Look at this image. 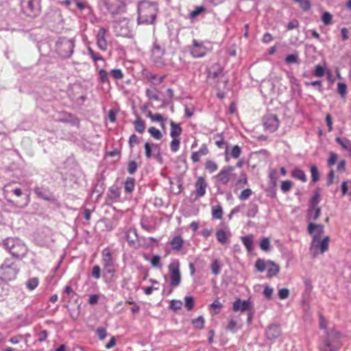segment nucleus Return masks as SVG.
I'll use <instances>...</instances> for the list:
<instances>
[{
  "label": "nucleus",
  "instance_id": "obj_55",
  "mask_svg": "<svg viewBox=\"0 0 351 351\" xmlns=\"http://www.w3.org/2000/svg\"><path fill=\"white\" fill-rule=\"evenodd\" d=\"M210 308L215 311V313H219L220 310L223 307V304L219 301L218 299L215 300L211 304Z\"/></svg>",
  "mask_w": 351,
  "mask_h": 351
},
{
  "label": "nucleus",
  "instance_id": "obj_7",
  "mask_svg": "<svg viewBox=\"0 0 351 351\" xmlns=\"http://www.w3.org/2000/svg\"><path fill=\"white\" fill-rule=\"evenodd\" d=\"M263 125L265 130L274 132L278 128L280 121L276 114H269L263 117Z\"/></svg>",
  "mask_w": 351,
  "mask_h": 351
},
{
  "label": "nucleus",
  "instance_id": "obj_3",
  "mask_svg": "<svg viewBox=\"0 0 351 351\" xmlns=\"http://www.w3.org/2000/svg\"><path fill=\"white\" fill-rule=\"evenodd\" d=\"M19 269L10 260H5L0 267V275L4 280L10 281L16 278Z\"/></svg>",
  "mask_w": 351,
  "mask_h": 351
},
{
  "label": "nucleus",
  "instance_id": "obj_44",
  "mask_svg": "<svg viewBox=\"0 0 351 351\" xmlns=\"http://www.w3.org/2000/svg\"><path fill=\"white\" fill-rule=\"evenodd\" d=\"M158 145L156 144H152V145L149 143H145V156L147 158H150L152 157V149H156Z\"/></svg>",
  "mask_w": 351,
  "mask_h": 351
},
{
  "label": "nucleus",
  "instance_id": "obj_20",
  "mask_svg": "<svg viewBox=\"0 0 351 351\" xmlns=\"http://www.w3.org/2000/svg\"><path fill=\"white\" fill-rule=\"evenodd\" d=\"M291 177L300 180L302 182H306L307 181V177L305 174V172L298 167L294 168L291 171Z\"/></svg>",
  "mask_w": 351,
  "mask_h": 351
},
{
  "label": "nucleus",
  "instance_id": "obj_52",
  "mask_svg": "<svg viewBox=\"0 0 351 351\" xmlns=\"http://www.w3.org/2000/svg\"><path fill=\"white\" fill-rule=\"evenodd\" d=\"M260 247L263 251H268L270 247V240L269 238H264L260 241Z\"/></svg>",
  "mask_w": 351,
  "mask_h": 351
},
{
  "label": "nucleus",
  "instance_id": "obj_37",
  "mask_svg": "<svg viewBox=\"0 0 351 351\" xmlns=\"http://www.w3.org/2000/svg\"><path fill=\"white\" fill-rule=\"evenodd\" d=\"M88 55L91 57V58L93 59V60L95 62V67L97 68V64L96 63V62L97 60H101L103 62H105V60L103 58V57L99 54V53H96L91 48H88Z\"/></svg>",
  "mask_w": 351,
  "mask_h": 351
},
{
  "label": "nucleus",
  "instance_id": "obj_50",
  "mask_svg": "<svg viewBox=\"0 0 351 351\" xmlns=\"http://www.w3.org/2000/svg\"><path fill=\"white\" fill-rule=\"evenodd\" d=\"M138 165L134 160H130L128 162L127 169L130 174H134L136 171Z\"/></svg>",
  "mask_w": 351,
  "mask_h": 351
},
{
  "label": "nucleus",
  "instance_id": "obj_14",
  "mask_svg": "<svg viewBox=\"0 0 351 351\" xmlns=\"http://www.w3.org/2000/svg\"><path fill=\"white\" fill-rule=\"evenodd\" d=\"M223 72V67L218 63H214L208 69V78L216 80L219 77Z\"/></svg>",
  "mask_w": 351,
  "mask_h": 351
},
{
  "label": "nucleus",
  "instance_id": "obj_2",
  "mask_svg": "<svg viewBox=\"0 0 351 351\" xmlns=\"http://www.w3.org/2000/svg\"><path fill=\"white\" fill-rule=\"evenodd\" d=\"M5 245L12 256L16 258H22L27 252L25 244L19 239L8 238L5 241Z\"/></svg>",
  "mask_w": 351,
  "mask_h": 351
},
{
  "label": "nucleus",
  "instance_id": "obj_38",
  "mask_svg": "<svg viewBox=\"0 0 351 351\" xmlns=\"http://www.w3.org/2000/svg\"><path fill=\"white\" fill-rule=\"evenodd\" d=\"M312 182L315 183L319 180V172L315 165H311L310 167Z\"/></svg>",
  "mask_w": 351,
  "mask_h": 351
},
{
  "label": "nucleus",
  "instance_id": "obj_32",
  "mask_svg": "<svg viewBox=\"0 0 351 351\" xmlns=\"http://www.w3.org/2000/svg\"><path fill=\"white\" fill-rule=\"evenodd\" d=\"M205 169L210 173H213L217 170L218 165L215 161L212 160H207L205 162Z\"/></svg>",
  "mask_w": 351,
  "mask_h": 351
},
{
  "label": "nucleus",
  "instance_id": "obj_40",
  "mask_svg": "<svg viewBox=\"0 0 351 351\" xmlns=\"http://www.w3.org/2000/svg\"><path fill=\"white\" fill-rule=\"evenodd\" d=\"M294 1L299 3V5L304 11H308L311 7V4L309 0H293Z\"/></svg>",
  "mask_w": 351,
  "mask_h": 351
},
{
  "label": "nucleus",
  "instance_id": "obj_17",
  "mask_svg": "<svg viewBox=\"0 0 351 351\" xmlns=\"http://www.w3.org/2000/svg\"><path fill=\"white\" fill-rule=\"evenodd\" d=\"M281 334L280 326L274 324L270 325L266 330V336L269 339H274L278 337Z\"/></svg>",
  "mask_w": 351,
  "mask_h": 351
},
{
  "label": "nucleus",
  "instance_id": "obj_48",
  "mask_svg": "<svg viewBox=\"0 0 351 351\" xmlns=\"http://www.w3.org/2000/svg\"><path fill=\"white\" fill-rule=\"evenodd\" d=\"M173 138V140L171 141V142L170 143L171 150L173 152H177L180 147V141L178 138Z\"/></svg>",
  "mask_w": 351,
  "mask_h": 351
},
{
  "label": "nucleus",
  "instance_id": "obj_5",
  "mask_svg": "<svg viewBox=\"0 0 351 351\" xmlns=\"http://www.w3.org/2000/svg\"><path fill=\"white\" fill-rule=\"evenodd\" d=\"M127 0H101L107 10L112 15L124 12Z\"/></svg>",
  "mask_w": 351,
  "mask_h": 351
},
{
  "label": "nucleus",
  "instance_id": "obj_4",
  "mask_svg": "<svg viewBox=\"0 0 351 351\" xmlns=\"http://www.w3.org/2000/svg\"><path fill=\"white\" fill-rule=\"evenodd\" d=\"M170 285L172 287H178L181 282L180 263L178 260L174 259L168 265Z\"/></svg>",
  "mask_w": 351,
  "mask_h": 351
},
{
  "label": "nucleus",
  "instance_id": "obj_41",
  "mask_svg": "<svg viewBox=\"0 0 351 351\" xmlns=\"http://www.w3.org/2000/svg\"><path fill=\"white\" fill-rule=\"evenodd\" d=\"M252 195V191L250 189H245L243 190L239 195V199L241 201L247 199Z\"/></svg>",
  "mask_w": 351,
  "mask_h": 351
},
{
  "label": "nucleus",
  "instance_id": "obj_43",
  "mask_svg": "<svg viewBox=\"0 0 351 351\" xmlns=\"http://www.w3.org/2000/svg\"><path fill=\"white\" fill-rule=\"evenodd\" d=\"M338 155L335 152H330V156L327 160V165L328 167H332L337 161Z\"/></svg>",
  "mask_w": 351,
  "mask_h": 351
},
{
  "label": "nucleus",
  "instance_id": "obj_63",
  "mask_svg": "<svg viewBox=\"0 0 351 351\" xmlns=\"http://www.w3.org/2000/svg\"><path fill=\"white\" fill-rule=\"evenodd\" d=\"M129 145L131 149H132L135 144H138L139 143V140L138 136L133 134L129 138Z\"/></svg>",
  "mask_w": 351,
  "mask_h": 351
},
{
  "label": "nucleus",
  "instance_id": "obj_19",
  "mask_svg": "<svg viewBox=\"0 0 351 351\" xmlns=\"http://www.w3.org/2000/svg\"><path fill=\"white\" fill-rule=\"evenodd\" d=\"M333 337L328 332H326V339L320 347V351H335L332 346Z\"/></svg>",
  "mask_w": 351,
  "mask_h": 351
},
{
  "label": "nucleus",
  "instance_id": "obj_58",
  "mask_svg": "<svg viewBox=\"0 0 351 351\" xmlns=\"http://www.w3.org/2000/svg\"><path fill=\"white\" fill-rule=\"evenodd\" d=\"M182 303L180 300H172L170 303V308L174 311H176L178 309H180L182 307Z\"/></svg>",
  "mask_w": 351,
  "mask_h": 351
},
{
  "label": "nucleus",
  "instance_id": "obj_13",
  "mask_svg": "<svg viewBox=\"0 0 351 351\" xmlns=\"http://www.w3.org/2000/svg\"><path fill=\"white\" fill-rule=\"evenodd\" d=\"M102 261L105 268L108 269V272H112V258L110 250L108 248H105L102 251Z\"/></svg>",
  "mask_w": 351,
  "mask_h": 351
},
{
  "label": "nucleus",
  "instance_id": "obj_53",
  "mask_svg": "<svg viewBox=\"0 0 351 351\" xmlns=\"http://www.w3.org/2000/svg\"><path fill=\"white\" fill-rule=\"evenodd\" d=\"M150 263L154 267H162V264L160 263V257L158 255H154L150 260Z\"/></svg>",
  "mask_w": 351,
  "mask_h": 351
},
{
  "label": "nucleus",
  "instance_id": "obj_33",
  "mask_svg": "<svg viewBox=\"0 0 351 351\" xmlns=\"http://www.w3.org/2000/svg\"><path fill=\"white\" fill-rule=\"evenodd\" d=\"M321 214V209L319 207L310 208L308 211L309 219L316 220Z\"/></svg>",
  "mask_w": 351,
  "mask_h": 351
},
{
  "label": "nucleus",
  "instance_id": "obj_31",
  "mask_svg": "<svg viewBox=\"0 0 351 351\" xmlns=\"http://www.w3.org/2000/svg\"><path fill=\"white\" fill-rule=\"evenodd\" d=\"M97 69V67L96 68ZM99 82L102 84L109 83L108 74L104 69H97Z\"/></svg>",
  "mask_w": 351,
  "mask_h": 351
},
{
  "label": "nucleus",
  "instance_id": "obj_29",
  "mask_svg": "<svg viewBox=\"0 0 351 351\" xmlns=\"http://www.w3.org/2000/svg\"><path fill=\"white\" fill-rule=\"evenodd\" d=\"M216 238L220 243L224 244L227 242L228 234L223 230L219 229L216 232Z\"/></svg>",
  "mask_w": 351,
  "mask_h": 351
},
{
  "label": "nucleus",
  "instance_id": "obj_61",
  "mask_svg": "<svg viewBox=\"0 0 351 351\" xmlns=\"http://www.w3.org/2000/svg\"><path fill=\"white\" fill-rule=\"evenodd\" d=\"M205 11V8L203 6L197 7L194 10L190 13V16L193 19L195 18L197 15L200 14L202 12Z\"/></svg>",
  "mask_w": 351,
  "mask_h": 351
},
{
  "label": "nucleus",
  "instance_id": "obj_28",
  "mask_svg": "<svg viewBox=\"0 0 351 351\" xmlns=\"http://www.w3.org/2000/svg\"><path fill=\"white\" fill-rule=\"evenodd\" d=\"M210 270L213 275L217 276L220 273L221 265L218 259H215L210 264Z\"/></svg>",
  "mask_w": 351,
  "mask_h": 351
},
{
  "label": "nucleus",
  "instance_id": "obj_47",
  "mask_svg": "<svg viewBox=\"0 0 351 351\" xmlns=\"http://www.w3.org/2000/svg\"><path fill=\"white\" fill-rule=\"evenodd\" d=\"M215 138L216 139L215 145L219 148H223L226 145V143L225 142L223 135L221 134H217L215 136Z\"/></svg>",
  "mask_w": 351,
  "mask_h": 351
},
{
  "label": "nucleus",
  "instance_id": "obj_10",
  "mask_svg": "<svg viewBox=\"0 0 351 351\" xmlns=\"http://www.w3.org/2000/svg\"><path fill=\"white\" fill-rule=\"evenodd\" d=\"M234 169V167L228 166L221 170L216 176L217 182L221 184H227L230 180V173Z\"/></svg>",
  "mask_w": 351,
  "mask_h": 351
},
{
  "label": "nucleus",
  "instance_id": "obj_18",
  "mask_svg": "<svg viewBox=\"0 0 351 351\" xmlns=\"http://www.w3.org/2000/svg\"><path fill=\"white\" fill-rule=\"evenodd\" d=\"M250 308V302L247 300H241L240 299L236 300L232 306V310L234 311H245Z\"/></svg>",
  "mask_w": 351,
  "mask_h": 351
},
{
  "label": "nucleus",
  "instance_id": "obj_25",
  "mask_svg": "<svg viewBox=\"0 0 351 351\" xmlns=\"http://www.w3.org/2000/svg\"><path fill=\"white\" fill-rule=\"evenodd\" d=\"M253 236L252 234L242 237L241 241L247 250L250 252L253 249Z\"/></svg>",
  "mask_w": 351,
  "mask_h": 351
},
{
  "label": "nucleus",
  "instance_id": "obj_9",
  "mask_svg": "<svg viewBox=\"0 0 351 351\" xmlns=\"http://www.w3.org/2000/svg\"><path fill=\"white\" fill-rule=\"evenodd\" d=\"M190 52L194 58H202L206 54L207 49L202 43L193 40Z\"/></svg>",
  "mask_w": 351,
  "mask_h": 351
},
{
  "label": "nucleus",
  "instance_id": "obj_62",
  "mask_svg": "<svg viewBox=\"0 0 351 351\" xmlns=\"http://www.w3.org/2000/svg\"><path fill=\"white\" fill-rule=\"evenodd\" d=\"M273 293H274L273 288L269 287L268 285H266L265 287V289L263 291V294L267 299L270 300L271 298Z\"/></svg>",
  "mask_w": 351,
  "mask_h": 351
},
{
  "label": "nucleus",
  "instance_id": "obj_54",
  "mask_svg": "<svg viewBox=\"0 0 351 351\" xmlns=\"http://www.w3.org/2000/svg\"><path fill=\"white\" fill-rule=\"evenodd\" d=\"M336 141L342 147L343 149L348 150L350 146V142L348 139H341L339 137L336 138Z\"/></svg>",
  "mask_w": 351,
  "mask_h": 351
},
{
  "label": "nucleus",
  "instance_id": "obj_27",
  "mask_svg": "<svg viewBox=\"0 0 351 351\" xmlns=\"http://www.w3.org/2000/svg\"><path fill=\"white\" fill-rule=\"evenodd\" d=\"M39 285V279L37 277L29 278L26 282V287L29 291L34 290Z\"/></svg>",
  "mask_w": 351,
  "mask_h": 351
},
{
  "label": "nucleus",
  "instance_id": "obj_30",
  "mask_svg": "<svg viewBox=\"0 0 351 351\" xmlns=\"http://www.w3.org/2000/svg\"><path fill=\"white\" fill-rule=\"evenodd\" d=\"M191 323L194 328L197 329H203L204 327L205 320L203 316L199 315L197 318L192 319Z\"/></svg>",
  "mask_w": 351,
  "mask_h": 351
},
{
  "label": "nucleus",
  "instance_id": "obj_15",
  "mask_svg": "<svg viewBox=\"0 0 351 351\" xmlns=\"http://www.w3.org/2000/svg\"><path fill=\"white\" fill-rule=\"evenodd\" d=\"M241 154V149L239 145H234L231 148L228 146L226 147L225 150V158L226 161H228L230 157L232 158H238Z\"/></svg>",
  "mask_w": 351,
  "mask_h": 351
},
{
  "label": "nucleus",
  "instance_id": "obj_49",
  "mask_svg": "<svg viewBox=\"0 0 351 351\" xmlns=\"http://www.w3.org/2000/svg\"><path fill=\"white\" fill-rule=\"evenodd\" d=\"M293 186V183L290 180H285L281 183L280 189L284 193H287L291 190Z\"/></svg>",
  "mask_w": 351,
  "mask_h": 351
},
{
  "label": "nucleus",
  "instance_id": "obj_11",
  "mask_svg": "<svg viewBox=\"0 0 351 351\" xmlns=\"http://www.w3.org/2000/svg\"><path fill=\"white\" fill-rule=\"evenodd\" d=\"M107 29L101 27L99 29L96 35L97 45L103 51L107 50L108 43L106 38Z\"/></svg>",
  "mask_w": 351,
  "mask_h": 351
},
{
  "label": "nucleus",
  "instance_id": "obj_42",
  "mask_svg": "<svg viewBox=\"0 0 351 351\" xmlns=\"http://www.w3.org/2000/svg\"><path fill=\"white\" fill-rule=\"evenodd\" d=\"M337 91L342 98H344L347 93V85L345 83L339 82L337 84Z\"/></svg>",
  "mask_w": 351,
  "mask_h": 351
},
{
  "label": "nucleus",
  "instance_id": "obj_23",
  "mask_svg": "<svg viewBox=\"0 0 351 351\" xmlns=\"http://www.w3.org/2000/svg\"><path fill=\"white\" fill-rule=\"evenodd\" d=\"M171 130H170V136L171 138H178V136L181 134L182 132V128L180 125L176 123L173 121H171L170 123Z\"/></svg>",
  "mask_w": 351,
  "mask_h": 351
},
{
  "label": "nucleus",
  "instance_id": "obj_64",
  "mask_svg": "<svg viewBox=\"0 0 351 351\" xmlns=\"http://www.w3.org/2000/svg\"><path fill=\"white\" fill-rule=\"evenodd\" d=\"M197 152L199 154V156H200V157H201V156H204L208 155L209 154V150H208L207 145L205 144H203L200 147L199 150L197 151Z\"/></svg>",
  "mask_w": 351,
  "mask_h": 351
},
{
  "label": "nucleus",
  "instance_id": "obj_60",
  "mask_svg": "<svg viewBox=\"0 0 351 351\" xmlns=\"http://www.w3.org/2000/svg\"><path fill=\"white\" fill-rule=\"evenodd\" d=\"M146 95L152 100L157 101L159 99V97L158 94L154 90L147 89L146 90Z\"/></svg>",
  "mask_w": 351,
  "mask_h": 351
},
{
  "label": "nucleus",
  "instance_id": "obj_12",
  "mask_svg": "<svg viewBox=\"0 0 351 351\" xmlns=\"http://www.w3.org/2000/svg\"><path fill=\"white\" fill-rule=\"evenodd\" d=\"M208 184L203 176L197 178L195 183L196 197H202L205 195Z\"/></svg>",
  "mask_w": 351,
  "mask_h": 351
},
{
  "label": "nucleus",
  "instance_id": "obj_46",
  "mask_svg": "<svg viewBox=\"0 0 351 351\" xmlns=\"http://www.w3.org/2000/svg\"><path fill=\"white\" fill-rule=\"evenodd\" d=\"M332 20V14L328 12H324L322 16V21L325 25L331 24Z\"/></svg>",
  "mask_w": 351,
  "mask_h": 351
},
{
  "label": "nucleus",
  "instance_id": "obj_36",
  "mask_svg": "<svg viewBox=\"0 0 351 351\" xmlns=\"http://www.w3.org/2000/svg\"><path fill=\"white\" fill-rule=\"evenodd\" d=\"M148 132L151 136L156 140H160L162 137L161 132L154 126H152L148 129Z\"/></svg>",
  "mask_w": 351,
  "mask_h": 351
},
{
  "label": "nucleus",
  "instance_id": "obj_1",
  "mask_svg": "<svg viewBox=\"0 0 351 351\" xmlns=\"http://www.w3.org/2000/svg\"><path fill=\"white\" fill-rule=\"evenodd\" d=\"M158 12L156 4L147 1H142L138 6V22L139 24H152Z\"/></svg>",
  "mask_w": 351,
  "mask_h": 351
},
{
  "label": "nucleus",
  "instance_id": "obj_6",
  "mask_svg": "<svg viewBox=\"0 0 351 351\" xmlns=\"http://www.w3.org/2000/svg\"><path fill=\"white\" fill-rule=\"evenodd\" d=\"M40 0H22L23 7L27 15L35 16L40 9Z\"/></svg>",
  "mask_w": 351,
  "mask_h": 351
},
{
  "label": "nucleus",
  "instance_id": "obj_51",
  "mask_svg": "<svg viewBox=\"0 0 351 351\" xmlns=\"http://www.w3.org/2000/svg\"><path fill=\"white\" fill-rule=\"evenodd\" d=\"M147 117L152 121H157V122H160L162 121H164V118L162 117V116L159 114V113H156V114H153L151 111H149L148 113H147Z\"/></svg>",
  "mask_w": 351,
  "mask_h": 351
},
{
  "label": "nucleus",
  "instance_id": "obj_57",
  "mask_svg": "<svg viewBox=\"0 0 351 351\" xmlns=\"http://www.w3.org/2000/svg\"><path fill=\"white\" fill-rule=\"evenodd\" d=\"M185 306L188 310H191L194 306V299L191 296H187L184 298Z\"/></svg>",
  "mask_w": 351,
  "mask_h": 351
},
{
  "label": "nucleus",
  "instance_id": "obj_39",
  "mask_svg": "<svg viewBox=\"0 0 351 351\" xmlns=\"http://www.w3.org/2000/svg\"><path fill=\"white\" fill-rule=\"evenodd\" d=\"M267 267V263L263 259L258 258L255 263V268L257 271L263 272Z\"/></svg>",
  "mask_w": 351,
  "mask_h": 351
},
{
  "label": "nucleus",
  "instance_id": "obj_16",
  "mask_svg": "<svg viewBox=\"0 0 351 351\" xmlns=\"http://www.w3.org/2000/svg\"><path fill=\"white\" fill-rule=\"evenodd\" d=\"M329 241L330 238L328 236L325 237L322 241L317 240L315 245L311 244V250L313 248L319 250L323 254L328 250Z\"/></svg>",
  "mask_w": 351,
  "mask_h": 351
},
{
  "label": "nucleus",
  "instance_id": "obj_26",
  "mask_svg": "<svg viewBox=\"0 0 351 351\" xmlns=\"http://www.w3.org/2000/svg\"><path fill=\"white\" fill-rule=\"evenodd\" d=\"M211 213L213 219H221L223 217V209L220 205L213 206Z\"/></svg>",
  "mask_w": 351,
  "mask_h": 351
},
{
  "label": "nucleus",
  "instance_id": "obj_56",
  "mask_svg": "<svg viewBox=\"0 0 351 351\" xmlns=\"http://www.w3.org/2000/svg\"><path fill=\"white\" fill-rule=\"evenodd\" d=\"M285 62L287 64L298 63V56L295 53L289 54L285 58Z\"/></svg>",
  "mask_w": 351,
  "mask_h": 351
},
{
  "label": "nucleus",
  "instance_id": "obj_8",
  "mask_svg": "<svg viewBox=\"0 0 351 351\" xmlns=\"http://www.w3.org/2000/svg\"><path fill=\"white\" fill-rule=\"evenodd\" d=\"M308 232L313 235L312 245H315L316 241L318 240L324 232V226L310 223L308 226Z\"/></svg>",
  "mask_w": 351,
  "mask_h": 351
},
{
  "label": "nucleus",
  "instance_id": "obj_21",
  "mask_svg": "<svg viewBox=\"0 0 351 351\" xmlns=\"http://www.w3.org/2000/svg\"><path fill=\"white\" fill-rule=\"evenodd\" d=\"M170 245L171 246L172 250L179 251L183 247L184 240L179 235L175 236L173 237V239L170 241Z\"/></svg>",
  "mask_w": 351,
  "mask_h": 351
},
{
  "label": "nucleus",
  "instance_id": "obj_35",
  "mask_svg": "<svg viewBox=\"0 0 351 351\" xmlns=\"http://www.w3.org/2000/svg\"><path fill=\"white\" fill-rule=\"evenodd\" d=\"M165 77V75L158 77V76L154 73H149L147 75V80L154 84H161L163 82Z\"/></svg>",
  "mask_w": 351,
  "mask_h": 351
},
{
  "label": "nucleus",
  "instance_id": "obj_34",
  "mask_svg": "<svg viewBox=\"0 0 351 351\" xmlns=\"http://www.w3.org/2000/svg\"><path fill=\"white\" fill-rule=\"evenodd\" d=\"M134 188V179L133 178H128L124 182V189L127 193H131Z\"/></svg>",
  "mask_w": 351,
  "mask_h": 351
},
{
  "label": "nucleus",
  "instance_id": "obj_24",
  "mask_svg": "<svg viewBox=\"0 0 351 351\" xmlns=\"http://www.w3.org/2000/svg\"><path fill=\"white\" fill-rule=\"evenodd\" d=\"M133 125L135 130L137 132L143 134L145 132V123L141 117H137L136 119L134 121Z\"/></svg>",
  "mask_w": 351,
  "mask_h": 351
},
{
  "label": "nucleus",
  "instance_id": "obj_22",
  "mask_svg": "<svg viewBox=\"0 0 351 351\" xmlns=\"http://www.w3.org/2000/svg\"><path fill=\"white\" fill-rule=\"evenodd\" d=\"M267 276H268V277H270V278L276 276L280 271L279 266L272 261H269L267 263Z\"/></svg>",
  "mask_w": 351,
  "mask_h": 351
},
{
  "label": "nucleus",
  "instance_id": "obj_45",
  "mask_svg": "<svg viewBox=\"0 0 351 351\" xmlns=\"http://www.w3.org/2000/svg\"><path fill=\"white\" fill-rule=\"evenodd\" d=\"M110 75L114 80H121L123 78V73L119 69H114L110 71Z\"/></svg>",
  "mask_w": 351,
  "mask_h": 351
},
{
  "label": "nucleus",
  "instance_id": "obj_59",
  "mask_svg": "<svg viewBox=\"0 0 351 351\" xmlns=\"http://www.w3.org/2000/svg\"><path fill=\"white\" fill-rule=\"evenodd\" d=\"M289 291L287 288L280 289L278 291V297L280 300L287 299L289 297Z\"/></svg>",
  "mask_w": 351,
  "mask_h": 351
}]
</instances>
